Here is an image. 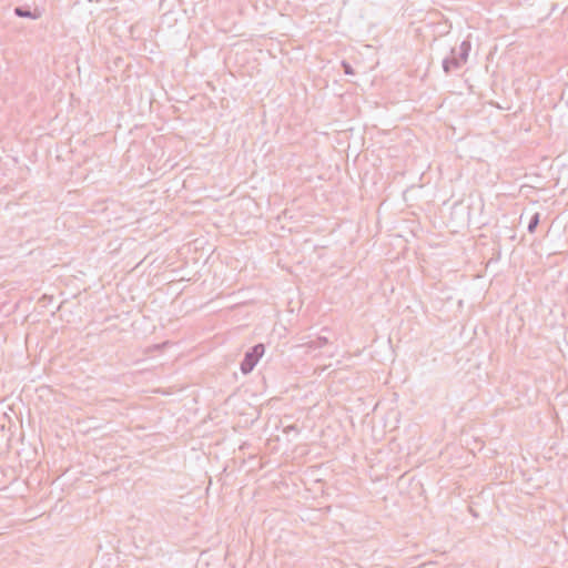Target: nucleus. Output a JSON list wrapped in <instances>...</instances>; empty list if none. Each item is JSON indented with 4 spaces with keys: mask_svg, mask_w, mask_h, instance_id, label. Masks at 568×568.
I'll use <instances>...</instances> for the list:
<instances>
[{
    "mask_svg": "<svg viewBox=\"0 0 568 568\" xmlns=\"http://www.w3.org/2000/svg\"><path fill=\"white\" fill-rule=\"evenodd\" d=\"M265 351L264 344H256L251 347L244 355L243 361L241 362V372L243 374L251 373L256 366L260 358L263 356Z\"/></svg>",
    "mask_w": 568,
    "mask_h": 568,
    "instance_id": "f257e3e1",
    "label": "nucleus"
},
{
    "mask_svg": "<svg viewBox=\"0 0 568 568\" xmlns=\"http://www.w3.org/2000/svg\"><path fill=\"white\" fill-rule=\"evenodd\" d=\"M450 57L443 60V70L446 74H449L454 69H460L463 65L456 58V48L450 51Z\"/></svg>",
    "mask_w": 568,
    "mask_h": 568,
    "instance_id": "f03ea898",
    "label": "nucleus"
},
{
    "mask_svg": "<svg viewBox=\"0 0 568 568\" xmlns=\"http://www.w3.org/2000/svg\"><path fill=\"white\" fill-rule=\"evenodd\" d=\"M14 14L19 18H29V19H39L41 17V11L39 9L31 10L29 7H16Z\"/></svg>",
    "mask_w": 568,
    "mask_h": 568,
    "instance_id": "7ed1b4c3",
    "label": "nucleus"
},
{
    "mask_svg": "<svg viewBox=\"0 0 568 568\" xmlns=\"http://www.w3.org/2000/svg\"><path fill=\"white\" fill-rule=\"evenodd\" d=\"M470 49L471 44L468 40H464L460 43L459 49H456V58L462 63V65H464L467 62Z\"/></svg>",
    "mask_w": 568,
    "mask_h": 568,
    "instance_id": "20e7f679",
    "label": "nucleus"
},
{
    "mask_svg": "<svg viewBox=\"0 0 568 568\" xmlns=\"http://www.w3.org/2000/svg\"><path fill=\"white\" fill-rule=\"evenodd\" d=\"M327 344H328V338L326 336H318L315 339L304 343V346H306L310 349H316V348H321Z\"/></svg>",
    "mask_w": 568,
    "mask_h": 568,
    "instance_id": "39448f33",
    "label": "nucleus"
},
{
    "mask_svg": "<svg viewBox=\"0 0 568 568\" xmlns=\"http://www.w3.org/2000/svg\"><path fill=\"white\" fill-rule=\"evenodd\" d=\"M539 222H540V214H539L538 212H536V213L531 216V219H530V221H529V223H528V227H527L528 232H529V233H534V232L536 231V229H537V226H538Z\"/></svg>",
    "mask_w": 568,
    "mask_h": 568,
    "instance_id": "423d86ee",
    "label": "nucleus"
},
{
    "mask_svg": "<svg viewBox=\"0 0 568 568\" xmlns=\"http://www.w3.org/2000/svg\"><path fill=\"white\" fill-rule=\"evenodd\" d=\"M341 65H342V69H343L345 74H347V75H354L355 74V71H354L353 67L347 61L343 60Z\"/></svg>",
    "mask_w": 568,
    "mask_h": 568,
    "instance_id": "0eeeda50",
    "label": "nucleus"
}]
</instances>
